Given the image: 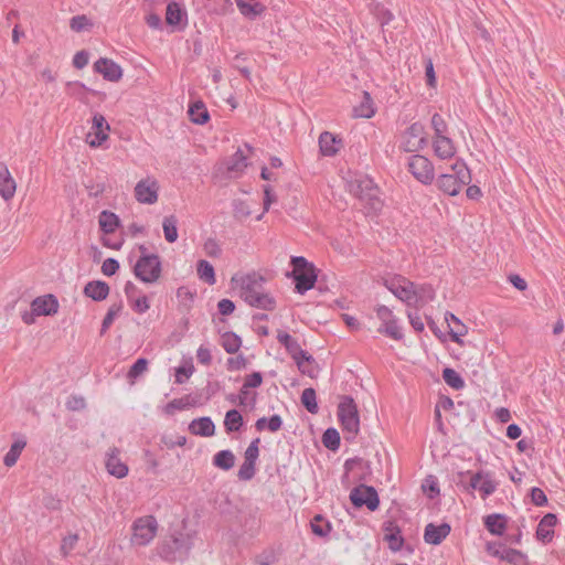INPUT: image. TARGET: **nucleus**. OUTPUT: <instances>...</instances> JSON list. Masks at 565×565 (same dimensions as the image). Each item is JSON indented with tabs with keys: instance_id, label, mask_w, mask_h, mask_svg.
Wrapping results in <instances>:
<instances>
[{
	"instance_id": "obj_52",
	"label": "nucleus",
	"mask_w": 565,
	"mask_h": 565,
	"mask_svg": "<svg viewBox=\"0 0 565 565\" xmlns=\"http://www.w3.org/2000/svg\"><path fill=\"white\" fill-rule=\"evenodd\" d=\"M148 360L145 358H139L129 369L128 371V379L134 381L137 377H139L141 374H143L148 369Z\"/></svg>"
},
{
	"instance_id": "obj_36",
	"label": "nucleus",
	"mask_w": 565,
	"mask_h": 565,
	"mask_svg": "<svg viewBox=\"0 0 565 565\" xmlns=\"http://www.w3.org/2000/svg\"><path fill=\"white\" fill-rule=\"evenodd\" d=\"M282 426V419L279 415H273L268 419L266 417H260L255 423V428L257 431H263L264 429H268L270 433L278 431Z\"/></svg>"
},
{
	"instance_id": "obj_44",
	"label": "nucleus",
	"mask_w": 565,
	"mask_h": 565,
	"mask_svg": "<svg viewBox=\"0 0 565 565\" xmlns=\"http://www.w3.org/2000/svg\"><path fill=\"white\" fill-rule=\"evenodd\" d=\"M221 344L227 353L233 354L239 350L242 340L234 332H225L222 335Z\"/></svg>"
},
{
	"instance_id": "obj_64",
	"label": "nucleus",
	"mask_w": 565,
	"mask_h": 565,
	"mask_svg": "<svg viewBox=\"0 0 565 565\" xmlns=\"http://www.w3.org/2000/svg\"><path fill=\"white\" fill-rule=\"evenodd\" d=\"M263 383V375L260 372H253L252 374L247 375L244 381V388H256L260 386Z\"/></svg>"
},
{
	"instance_id": "obj_58",
	"label": "nucleus",
	"mask_w": 565,
	"mask_h": 565,
	"mask_svg": "<svg viewBox=\"0 0 565 565\" xmlns=\"http://www.w3.org/2000/svg\"><path fill=\"white\" fill-rule=\"evenodd\" d=\"M259 443H260L259 438H255L254 440H252V443L248 445V447L245 450L244 460L252 461V462L256 463L258 456H259V448H258Z\"/></svg>"
},
{
	"instance_id": "obj_8",
	"label": "nucleus",
	"mask_w": 565,
	"mask_h": 565,
	"mask_svg": "<svg viewBox=\"0 0 565 565\" xmlns=\"http://www.w3.org/2000/svg\"><path fill=\"white\" fill-rule=\"evenodd\" d=\"M131 543L134 545L145 546L148 545L156 536L158 530V522L152 515H147L137 519L132 523Z\"/></svg>"
},
{
	"instance_id": "obj_16",
	"label": "nucleus",
	"mask_w": 565,
	"mask_h": 565,
	"mask_svg": "<svg viewBox=\"0 0 565 565\" xmlns=\"http://www.w3.org/2000/svg\"><path fill=\"white\" fill-rule=\"evenodd\" d=\"M119 449L114 447L110 448L106 454L105 466L109 475L121 479L128 475V466L119 458Z\"/></svg>"
},
{
	"instance_id": "obj_11",
	"label": "nucleus",
	"mask_w": 565,
	"mask_h": 565,
	"mask_svg": "<svg viewBox=\"0 0 565 565\" xmlns=\"http://www.w3.org/2000/svg\"><path fill=\"white\" fill-rule=\"evenodd\" d=\"M384 286L399 300L412 306L414 295V282L403 276H394L384 280Z\"/></svg>"
},
{
	"instance_id": "obj_17",
	"label": "nucleus",
	"mask_w": 565,
	"mask_h": 565,
	"mask_svg": "<svg viewBox=\"0 0 565 565\" xmlns=\"http://www.w3.org/2000/svg\"><path fill=\"white\" fill-rule=\"evenodd\" d=\"M94 68L97 73L109 82H118L122 76L121 67L114 61L100 57L94 63Z\"/></svg>"
},
{
	"instance_id": "obj_6",
	"label": "nucleus",
	"mask_w": 565,
	"mask_h": 565,
	"mask_svg": "<svg viewBox=\"0 0 565 565\" xmlns=\"http://www.w3.org/2000/svg\"><path fill=\"white\" fill-rule=\"evenodd\" d=\"M338 416L342 428L349 436L347 439H353L360 431V417L356 404L351 396L344 395L338 406Z\"/></svg>"
},
{
	"instance_id": "obj_12",
	"label": "nucleus",
	"mask_w": 565,
	"mask_h": 565,
	"mask_svg": "<svg viewBox=\"0 0 565 565\" xmlns=\"http://www.w3.org/2000/svg\"><path fill=\"white\" fill-rule=\"evenodd\" d=\"M427 143L425 128L420 122L412 124L404 134L402 148L406 152H416Z\"/></svg>"
},
{
	"instance_id": "obj_32",
	"label": "nucleus",
	"mask_w": 565,
	"mask_h": 565,
	"mask_svg": "<svg viewBox=\"0 0 565 565\" xmlns=\"http://www.w3.org/2000/svg\"><path fill=\"white\" fill-rule=\"evenodd\" d=\"M223 424L227 434L236 433L243 427L244 418L237 409L233 408L226 412Z\"/></svg>"
},
{
	"instance_id": "obj_9",
	"label": "nucleus",
	"mask_w": 565,
	"mask_h": 565,
	"mask_svg": "<svg viewBox=\"0 0 565 565\" xmlns=\"http://www.w3.org/2000/svg\"><path fill=\"white\" fill-rule=\"evenodd\" d=\"M350 500L355 508L366 507L370 511L377 510L380 505L376 490L365 484L354 487L350 492Z\"/></svg>"
},
{
	"instance_id": "obj_14",
	"label": "nucleus",
	"mask_w": 565,
	"mask_h": 565,
	"mask_svg": "<svg viewBox=\"0 0 565 565\" xmlns=\"http://www.w3.org/2000/svg\"><path fill=\"white\" fill-rule=\"evenodd\" d=\"M498 483L492 479L489 472L480 470L472 473L469 481V488L478 490L482 499L488 498L497 490Z\"/></svg>"
},
{
	"instance_id": "obj_34",
	"label": "nucleus",
	"mask_w": 565,
	"mask_h": 565,
	"mask_svg": "<svg viewBox=\"0 0 565 565\" xmlns=\"http://www.w3.org/2000/svg\"><path fill=\"white\" fill-rule=\"evenodd\" d=\"M374 113L375 110L373 108L371 95L367 92H363V97L360 105L353 108L354 117L371 118Z\"/></svg>"
},
{
	"instance_id": "obj_25",
	"label": "nucleus",
	"mask_w": 565,
	"mask_h": 565,
	"mask_svg": "<svg viewBox=\"0 0 565 565\" xmlns=\"http://www.w3.org/2000/svg\"><path fill=\"white\" fill-rule=\"evenodd\" d=\"M188 14L184 9L177 2H170L167 6L166 22L171 26H179L186 24Z\"/></svg>"
},
{
	"instance_id": "obj_46",
	"label": "nucleus",
	"mask_w": 565,
	"mask_h": 565,
	"mask_svg": "<svg viewBox=\"0 0 565 565\" xmlns=\"http://www.w3.org/2000/svg\"><path fill=\"white\" fill-rule=\"evenodd\" d=\"M380 333H384L387 337L394 339V340H402L404 334L401 329V327L397 323V320L394 318L384 324H381V327L377 329Z\"/></svg>"
},
{
	"instance_id": "obj_55",
	"label": "nucleus",
	"mask_w": 565,
	"mask_h": 565,
	"mask_svg": "<svg viewBox=\"0 0 565 565\" xmlns=\"http://www.w3.org/2000/svg\"><path fill=\"white\" fill-rule=\"evenodd\" d=\"M431 127L435 131V138L445 137L448 126L439 114H434L431 117Z\"/></svg>"
},
{
	"instance_id": "obj_39",
	"label": "nucleus",
	"mask_w": 565,
	"mask_h": 565,
	"mask_svg": "<svg viewBox=\"0 0 565 565\" xmlns=\"http://www.w3.org/2000/svg\"><path fill=\"white\" fill-rule=\"evenodd\" d=\"M25 445H26V441L23 440V439L15 440L11 445L9 451L6 454V456L3 458V463L7 467H13L17 463V461H18L21 452H22V450L25 447Z\"/></svg>"
},
{
	"instance_id": "obj_19",
	"label": "nucleus",
	"mask_w": 565,
	"mask_h": 565,
	"mask_svg": "<svg viewBox=\"0 0 565 565\" xmlns=\"http://www.w3.org/2000/svg\"><path fill=\"white\" fill-rule=\"evenodd\" d=\"M32 310L38 316H52L58 310V301L53 295H46L35 298L31 303Z\"/></svg>"
},
{
	"instance_id": "obj_4",
	"label": "nucleus",
	"mask_w": 565,
	"mask_h": 565,
	"mask_svg": "<svg viewBox=\"0 0 565 565\" xmlns=\"http://www.w3.org/2000/svg\"><path fill=\"white\" fill-rule=\"evenodd\" d=\"M350 191L370 211L377 212L382 209L383 202L380 198V189L369 177H360L351 182Z\"/></svg>"
},
{
	"instance_id": "obj_22",
	"label": "nucleus",
	"mask_w": 565,
	"mask_h": 565,
	"mask_svg": "<svg viewBox=\"0 0 565 565\" xmlns=\"http://www.w3.org/2000/svg\"><path fill=\"white\" fill-rule=\"evenodd\" d=\"M17 190V183L11 177L8 167L4 163H0V196L4 201H9L14 196Z\"/></svg>"
},
{
	"instance_id": "obj_31",
	"label": "nucleus",
	"mask_w": 565,
	"mask_h": 565,
	"mask_svg": "<svg viewBox=\"0 0 565 565\" xmlns=\"http://www.w3.org/2000/svg\"><path fill=\"white\" fill-rule=\"evenodd\" d=\"M445 320L449 326L451 340L459 343L460 337L467 334V327L451 312H446Z\"/></svg>"
},
{
	"instance_id": "obj_30",
	"label": "nucleus",
	"mask_w": 565,
	"mask_h": 565,
	"mask_svg": "<svg viewBox=\"0 0 565 565\" xmlns=\"http://www.w3.org/2000/svg\"><path fill=\"white\" fill-rule=\"evenodd\" d=\"M190 120L196 125H204L210 119V114L202 100H196L189 106Z\"/></svg>"
},
{
	"instance_id": "obj_47",
	"label": "nucleus",
	"mask_w": 565,
	"mask_h": 565,
	"mask_svg": "<svg viewBox=\"0 0 565 565\" xmlns=\"http://www.w3.org/2000/svg\"><path fill=\"white\" fill-rule=\"evenodd\" d=\"M311 530L316 535L324 537L330 533L332 526L330 522L324 521L322 515L318 514L311 521Z\"/></svg>"
},
{
	"instance_id": "obj_29",
	"label": "nucleus",
	"mask_w": 565,
	"mask_h": 565,
	"mask_svg": "<svg viewBox=\"0 0 565 565\" xmlns=\"http://www.w3.org/2000/svg\"><path fill=\"white\" fill-rule=\"evenodd\" d=\"M486 529L494 535H502L508 523V519L503 514L494 513L484 518Z\"/></svg>"
},
{
	"instance_id": "obj_48",
	"label": "nucleus",
	"mask_w": 565,
	"mask_h": 565,
	"mask_svg": "<svg viewBox=\"0 0 565 565\" xmlns=\"http://www.w3.org/2000/svg\"><path fill=\"white\" fill-rule=\"evenodd\" d=\"M322 444L330 450H337L340 447V435L335 428H328L322 435Z\"/></svg>"
},
{
	"instance_id": "obj_20",
	"label": "nucleus",
	"mask_w": 565,
	"mask_h": 565,
	"mask_svg": "<svg viewBox=\"0 0 565 565\" xmlns=\"http://www.w3.org/2000/svg\"><path fill=\"white\" fill-rule=\"evenodd\" d=\"M556 523L557 518L554 513L545 514L537 525L536 539L542 543H550L554 537V527Z\"/></svg>"
},
{
	"instance_id": "obj_26",
	"label": "nucleus",
	"mask_w": 565,
	"mask_h": 565,
	"mask_svg": "<svg viewBox=\"0 0 565 565\" xmlns=\"http://www.w3.org/2000/svg\"><path fill=\"white\" fill-rule=\"evenodd\" d=\"M433 148L435 154L441 160L450 159L456 153L454 142L447 136L434 138Z\"/></svg>"
},
{
	"instance_id": "obj_33",
	"label": "nucleus",
	"mask_w": 565,
	"mask_h": 565,
	"mask_svg": "<svg viewBox=\"0 0 565 565\" xmlns=\"http://www.w3.org/2000/svg\"><path fill=\"white\" fill-rule=\"evenodd\" d=\"M98 223H99L100 230L104 233L111 234L119 226V217L113 212L103 211L99 214Z\"/></svg>"
},
{
	"instance_id": "obj_40",
	"label": "nucleus",
	"mask_w": 565,
	"mask_h": 565,
	"mask_svg": "<svg viewBox=\"0 0 565 565\" xmlns=\"http://www.w3.org/2000/svg\"><path fill=\"white\" fill-rule=\"evenodd\" d=\"M235 456L231 450H221L213 457V465L223 470L234 467Z\"/></svg>"
},
{
	"instance_id": "obj_28",
	"label": "nucleus",
	"mask_w": 565,
	"mask_h": 565,
	"mask_svg": "<svg viewBox=\"0 0 565 565\" xmlns=\"http://www.w3.org/2000/svg\"><path fill=\"white\" fill-rule=\"evenodd\" d=\"M414 298L412 299V306L423 307L427 302L434 300L435 290L430 285L424 284L416 286L414 284Z\"/></svg>"
},
{
	"instance_id": "obj_37",
	"label": "nucleus",
	"mask_w": 565,
	"mask_h": 565,
	"mask_svg": "<svg viewBox=\"0 0 565 565\" xmlns=\"http://www.w3.org/2000/svg\"><path fill=\"white\" fill-rule=\"evenodd\" d=\"M277 340L281 345H284L291 358H296V354L300 353V344L289 333L278 330Z\"/></svg>"
},
{
	"instance_id": "obj_53",
	"label": "nucleus",
	"mask_w": 565,
	"mask_h": 565,
	"mask_svg": "<svg viewBox=\"0 0 565 565\" xmlns=\"http://www.w3.org/2000/svg\"><path fill=\"white\" fill-rule=\"evenodd\" d=\"M385 540L388 542V546L392 551L397 552L404 544V539L401 535L399 529H395L391 533L385 534Z\"/></svg>"
},
{
	"instance_id": "obj_56",
	"label": "nucleus",
	"mask_w": 565,
	"mask_h": 565,
	"mask_svg": "<svg viewBox=\"0 0 565 565\" xmlns=\"http://www.w3.org/2000/svg\"><path fill=\"white\" fill-rule=\"evenodd\" d=\"M422 488H423V491L425 493H427V495L433 499L435 498L437 494H439V487H438V481L435 477L433 476H429L427 477L423 484H422Z\"/></svg>"
},
{
	"instance_id": "obj_51",
	"label": "nucleus",
	"mask_w": 565,
	"mask_h": 565,
	"mask_svg": "<svg viewBox=\"0 0 565 565\" xmlns=\"http://www.w3.org/2000/svg\"><path fill=\"white\" fill-rule=\"evenodd\" d=\"M122 309L121 303H114L107 311L106 316L103 319L100 334H104L109 327L113 324L115 318L118 316L120 310Z\"/></svg>"
},
{
	"instance_id": "obj_35",
	"label": "nucleus",
	"mask_w": 565,
	"mask_h": 565,
	"mask_svg": "<svg viewBox=\"0 0 565 565\" xmlns=\"http://www.w3.org/2000/svg\"><path fill=\"white\" fill-rule=\"evenodd\" d=\"M235 2L241 13L249 19H255L265 11V6L259 2L248 3L245 0H235Z\"/></svg>"
},
{
	"instance_id": "obj_49",
	"label": "nucleus",
	"mask_w": 565,
	"mask_h": 565,
	"mask_svg": "<svg viewBox=\"0 0 565 565\" xmlns=\"http://www.w3.org/2000/svg\"><path fill=\"white\" fill-rule=\"evenodd\" d=\"M503 561L511 565H529L527 556L523 552L510 547L503 556Z\"/></svg>"
},
{
	"instance_id": "obj_1",
	"label": "nucleus",
	"mask_w": 565,
	"mask_h": 565,
	"mask_svg": "<svg viewBox=\"0 0 565 565\" xmlns=\"http://www.w3.org/2000/svg\"><path fill=\"white\" fill-rule=\"evenodd\" d=\"M232 282L239 287L241 298L252 307L271 311L276 307V300L270 294L266 292L264 284L265 278L250 273L243 276H233Z\"/></svg>"
},
{
	"instance_id": "obj_45",
	"label": "nucleus",
	"mask_w": 565,
	"mask_h": 565,
	"mask_svg": "<svg viewBox=\"0 0 565 565\" xmlns=\"http://www.w3.org/2000/svg\"><path fill=\"white\" fill-rule=\"evenodd\" d=\"M301 403L303 407L311 414H317L319 411L317 403V394L312 387L305 388L301 393Z\"/></svg>"
},
{
	"instance_id": "obj_63",
	"label": "nucleus",
	"mask_w": 565,
	"mask_h": 565,
	"mask_svg": "<svg viewBox=\"0 0 565 565\" xmlns=\"http://www.w3.org/2000/svg\"><path fill=\"white\" fill-rule=\"evenodd\" d=\"M194 372V366L191 364L189 366H179L175 370V383L182 384L184 383Z\"/></svg>"
},
{
	"instance_id": "obj_38",
	"label": "nucleus",
	"mask_w": 565,
	"mask_h": 565,
	"mask_svg": "<svg viewBox=\"0 0 565 565\" xmlns=\"http://www.w3.org/2000/svg\"><path fill=\"white\" fill-rule=\"evenodd\" d=\"M196 271H198L199 278L201 280H203L204 282H206L209 285L215 284V281H216L215 271H214L213 266L207 260H204V259L199 260L196 264Z\"/></svg>"
},
{
	"instance_id": "obj_60",
	"label": "nucleus",
	"mask_w": 565,
	"mask_h": 565,
	"mask_svg": "<svg viewBox=\"0 0 565 565\" xmlns=\"http://www.w3.org/2000/svg\"><path fill=\"white\" fill-rule=\"evenodd\" d=\"M509 550V547H507L504 544L502 543H497V542H489L487 544V552L494 556V557H498L499 559L503 561V556L505 555L507 551Z\"/></svg>"
},
{
	"instance_id": "obj_7",
	"label": "nucleus",
	"mask_w": 565,
	"mask_h": 565,
	"mask_svg": "<svg viewBox=\"0 0 565 565\" xmlns=\"http://www.w3.org/2000/svg\"><path fill=\"white\" fill-rule=\"evenodd\" d=\"M135 276L142 282H156L161 275V260L156 254L141 255L134 266Z\"/></svg>"
},
{
	"instance_id": "obj_54",
	"label": "nucleus",
	"mask_w": 565,
	"mask_h": 565,
	"mask_svg": "<svg viewBox=\"0 0 565 565\" xmlns=\"http://www.w3.org/2000/svg\"><path fill=\"white\" fill-rule=\"evenodd\" d=\"M255 466V462L244 460L237 472L238 479L244 481L253 479L256 472Z\"/></svg>"
},
{
	"instance_id": "obj_57",
	"label": "nucleus",
	"mask_w": 565,
	"mask_h": 565,
	"mask_svg": "<svg viewBox=\"0 0 565 565\" xmlns=\"http://www.w3.org/2000/svg\"><path fill=\"white\" fill-rule=\"evenodd\" d=\"M237 397L238 406H250L252 408L255 407L256 393L250 394L248 388H244V386H242L239 393L237 394Z\"/></svg>"
},
{
	"instance_id": "obj_62",
	"label": "nucleus",
	"mask_w": 565,
	"mask_h": 565,
	"mask_svg": "<svg viewBox=\"0 0 565 565\" xmlns=\"http://www.w3.org/2000/svg\"><path fill=\"white\" fill-rule=\"evenodd\" d=\"M531 500L536 507H544L547 504V497L544 491L537 487L531 489Z\"/></svg>"
},
{
	"instance_id": "obj_61",
	"label": "nucleus",
	"mask_w": 565,
	"mask_h": 565,
	"mask_svg": "<svg viewBox=\"0 0 565 565\" xmlns=\"http://www.w3.org/2000/svg\"><path fill=\"white\" fill-rule=\"evenodd\" d=\"M292 359L296 362L298 369L301 371V373L311 375L310 372L307 371L303 366V362H313V358L307 351L300 348V353H297L296 358Z\"/></svg>"
},
{
	"instance_id": "obj_42",
	"label": "nucleus",
	"mask_w": 565,
	"mask_h": 565,
	"mask_svg": "<svg viewBox=\"0 0 565 565\" xmlns=\"http://www.w3.org/2000/svg\"><path fill=\"white\" fill-rule=\"evenodd\" d=\"M443 379H444L445 383L454 390H462L465 387L463 379L454 369H450V367L444 369Z\"/></svg>"
},
{
	"instance_id": "obj_27",
	"label": "nucleus",
	"mask_w": 565,
	"mask_h": 565,
	"mask_svg": "<svg viewBox=\"0 0 565 565\" xmlns=\"http://www.w3.org/2000/svg\"><path fill=\"white\" fill-rule=\"evenodd\" d=\"M340 146L341 140L337 139V137L329 131L322 132L319 137V147L323 156H334L339 151Z\"/></svg>"
},
{
	"instance_id": "obj_18",
	"label": "nucleus",
	"mask_w": 565,
	"mask_h": 565,
	"mask_svg": "<svg viewBox=\"0 0 565 565\" xmlns=\"http://www.w3.org/2000/svg\"><path fill=\"white\" fill-rule=\"evenodd\" d=\"M451 527L448 523H441L436 525L428 523L425 526L424 540L426 543L431 545H439L450 533Z\"/></svg>"
},
{
	"instance_id": "obj_41",
	"label": "nucleus",
	"mask_w": 565,
	"mask_h": 565,
	"mask_svg": "<svg viewBox=\"0 0 565 565\" xmlns=\"http://www.w3.org/2000/svg\"><path fill=\"white\" fill-rule=\"evenodd\" d=\"M178 218L174 215H169L163 218L162 227L164 238L169 243H174L178 239Z\"/></svg>"
},
{
	"instance_id": "obj_21",
	"label": "nucleus",
	"mask_w": 565,
	"mask_h": 565,
	"mask_svg": "<svg viewBox=\"0 0 565 565\" xmlns=\"http://www.w3.org/2000/svg\"><path fill=\"white\" fill-rule=\"evenodd\" d=\"M247 168V158L241 149H238L227 161H226V177L228 179L239 178L244 170Z\"/></svg>"
},
{
	"instance_id": "obj_50",
	"label": "nucleus",
	"mask_w": 565,
	"mask_h": 565,
	"mask_svg": "<svg viewBox=\"0 0 565 565\" xmlns=\"http://www.w3.org/2000/svg\"><path fill=\"white\" fill-rule=\"evenodd\" d=\"M93 26V22L85 14L75 15L70 21V28L74 32L87 31Z\"/></svg>"
},
{
	"instance_id": "obj_23",
	"label": "nucleus",
	"mask_w": 565,
	"mask_h": 565,
	"mask_svg": "<svg viewBox=\"0 0 565 565\" xmlns=\"http://www.w3.org/2000/svg\"><path fill=\"white\" fill-rule=\"evenodd\" d=\"M191 434L202 437H212L215 434V425L211 417L204 416L193 419L189 425Z\"/></svg>"
},
{
	"instance_id": "obj_3",
	"label": "nucleus",
	"mask_w": 565,
	"mask_h": 565,
	"mask_svg": "<svg viewBox=\"0 0 565 565\" xmlns=\"http://www.w3.org/2000/svg\"><path fill=\"white\" fill-rule=\"evenodd\" d=\"M452 173H444L437 179V186L445 194L457 195L461 189L471 182V173L461 160L451 166Z\"/></svg>"
},
{
	"instance_id": "obj_2",
	"label": "nucleus",
	"mask_w": 565,
	"mask_h": 565,
	"mask_svg": "<svg viewBox=\"0 0 565 565\" xmlns=\"http://www.w3.org/2000/svg\"><path fill=\"white\" fill-rule=\"evenodd\" d=\"M193 546L191 535L175 532L166 537L158 546V555L167 562L184 561Z\"/></svg>"
},
{
	"instance_id": "obj_43",
	"label": "nucleus",
	"mask_w": 565,
	"mask_h": 565,
	"mask_svg": "<svg viewBox=\"0 0 565 565\" xmlns=\"http://www.w3.org/2000/svg\"><path fill=\"white\" fill-rule=\"evenodd\" d=\"M195 405V401L192 399L190 395H186L181 398H174L171 402H169L166 407L164 412L169 415L173 414L174 411H182L189 407H192Z\"/></svg>"
},
{
	"instance_id": "obj_10",
	"label": "nucleus",
	"mask_w": 565,
	"mask_h": 565,
	"mask_svg": "<svg viewBox=\"0 0 565 565\" xmlns=\"http://www.w3.org/2000/svg\"><path fill=\"white\" fill-rule=\"evenodd\" d=\"M408 171L423 184H430L434 180V166L424 156L413 154L408 158Z\"/></svg>"
},
{
	"instance_id": "obj_5",
	"label": "nucleus",
	"mask_w": 565,
	"mask_h": 565,
	"mask_svg": "<svg viewBox=\"0 0 565 565\" xmlns=\"http://www.w3.org/2000/svg\"><path fill=\"white\" fill-rule=\"evenodd\" d=\"M291 265L294 267V280L297 292L303 295L313 288L317 281V274L315 266L302 256L291 257Z\"/></svg>"
},
{
	"instance_id": "obj_15",
	"label": "nucleus",
	"mask_w": 565,
	"mask_h": 565,
	"mask_svg": "<svg viewBox=\"0 0 565 565\" xmlns=\"http://www.w3.org/2000/svg\"><path fill=\"white\" fill-rule=\"evenodd\" d=\"M136 200L143 204H153L158 200V184L154 180H140L135 186Z\"/></svg>"
},
{
	"instance_id": "obj_13",
	"label": "nucleus",
	"mask_w": 565,
	"mask_h": 565,
	"mask_svg": "<svg viewBox=\"0 0 565 565\" xmlns=\"http://www.w3.org/2000/svg\"><path fill=\"white\" fill-rule=\"evenodd\" d=\"M110 127L102 114L96 113L92 119L90 131L86 136V142L93 147H100L107 139Z\"/></svg>"
},
{
	"instance_id": "obj_59",
	"label": "nucleus",
	"mask_w": 565,
	"mask_h": 565,
	"mask_svg": "<svg viewBox=\"0 0 565 565\" xmlns=\"http://www.w3.org/2000/svg\"><path fill=\"white\" fill-rule=\"evenodd\" d=\"M203 249L209 257H220L222 248L215 238H207L203 245Z\"/></svg>"
},
{
	"instance_id": "obj_24",
	"label": "nucleus",
	"mask_w": 565,
	"mask_h": 565,
	"mask_svg": "<svg viewBox=\"0 0 565 565\" xmlns=\"http://www.w3.org/2000/svg\"><path fill=\"white\" fill-rule=\"evenodd\" d=\"M84 295L95 301H102L109 295V286L102 280H93L85 285Z\"/></svg>"
}]
</instances>
